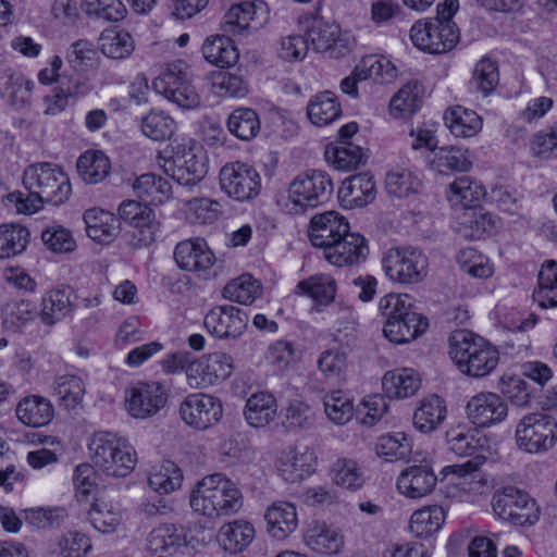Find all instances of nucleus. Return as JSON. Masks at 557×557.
I'll return each instance as SVG.
<instances>
[{
  "label": "nucleus",
  "mask_w": 557,
  "mask_h": 557,
  "mask_svg": "<svg viewBox=\"0 0 557 557\" xmlns=\"http://www.w3.org/2000/svg\"><path fill=\"white\" fill-rule=\"evenodd\" d=\"M244 496L235 482L223 473L206 475L189 493L191 510L208 520H218L239 512Z\"/></svg>",
  "instance_id": "1"
},
{
  "label": "nucleus",
  "mask_w": 557,
  "mask_h": 557,
  "mask_svg": "<svg viewBox=\"0 0 557 557\" xmlns=\"http://www.w3.org/2000/svg\"><path fill=\"white\" fill-rule=\"evenodd\" d=\"M379 310L385 319L383 334L394 344L414 341L429 326L428 319L413 311V299L408 294L391 293L383 296Z\"/></svg>",
  "instance_id": "2"
},
{
  "label": "nucleus",
  "mask_w": 557,
  "mask_h": 557,
  "mask_svg": "<svg viewBox=\"0 0 557 557\" xmlns=\"http://www.w3.org/2000/svg\"><path fill=\"white\" fill-rule=\"evenodd\" d=\"M334 190L329 173L310 170L297 175L287 190L277 194L275 203L281 211L296 215L329 201Z\"/></svg>",
  "instance_id": "3"
},
{
  "label": "nucleus",
  "mask_w": 557,
  "mask_h": 557,
  "mask_svg": "<svg viewBox=\"0 0 557 557\" xmlns=\"http://www.w3.org/2000/svg\"><path fill=\"white\" fill-rule=\"evenodd\" d=\"M449 355L458 370L471 377H483L499 362L495 346L468 331H456L449 338Z\"/></svg>",
  "instance_id": "4"
},
{
  "label": "nucleus",
  "mask_w": 557,
  "mask_h": 557,
  "mask_svg": "<svg viewBox=\"0 0 557 557\" xmlns=\"http://www.w3.org/2000/svg\"><path fill=\"white\" fill-rule=\"evenodd\" d=\"M88 447L94 467L107 476L125 478L136 467L135 448L117 434L98 432L92 436Z\"/></svg>",
  "instance_id": "5"
},
{
  "label": "nucleus",
  "mask_w": 557,
  "mask_h": 557,
  "mask_svg": "<svg viewBox=\"0 0 557 557\" xmlns=\"http://www.w3.org/2000/svg\"><path fill=\"white\" fill-rule=\"evenodd\" d=\"M485 461L484 455H478L463 463L444 467L442 470L444 478L450 475L444 488L445 497L459 503L474 504L487 494V479L480 471Z\"/></svg>",
  "instance_id": "6"
},
{
  "label": "nucleus",
  "mask_w": 557,
  "mask_h": 557,
  "mask_svg": "<svg viewBox=\"0 0 557 557\" xmlns=\"http://www.w3.org/2000/svg\"><path fill=\"white\" fill-rule=\"evenodd\" d=\"M158 168L180 185L194 186L207 174V158L201 148L190 145L173 147L172 154L160 152L156 159Z\"/></svg>",
  "instance_id": "7"
},
{
  "label": "nucleus",
  "mask_w": 557,
  "mask_h": 557,
  "mask_svg": "<svg viewBox=\"0 0 557 557\" xmlns=\"http://www.w3.org/2000/svg\"><path fill=\"white\" fill-rule=\"evenodd\" d=\"M27 190H35L46 202L59 206L64 203L72 186L64 171L52 163H36L28 166L23 175Z\"/></svg>",
  "instance_id": "8"
},
{
  "label": "nucleus",
  "mask_w": 557,
  "mask_h": 557,
  "mask_svg": "<svg viewBox=\"0 0 557 557\" xmlns=\"http://www.w3.org/2000/svg\"><path fill=\"white\" fill-rule=\"evenodd\" d=\"M152 86L178 108L193 110L200 106V96L190 81L188 66L182 61L169 63Z\"/></svg>",
  "instance_id": "9"
},
{
  "label": "nucleus",
  "mask_w": 557,
  "mask_h": 557,
  "mask_svg": "<svg viewBox=\"0 0 557 557\" xmlns=\"http://www.w3.org/2000/svg\"><path fill=\"white\" fill-rule=\"evenodd\" d=\"M515 441L528 454L546 453L557 443V421L544 413H529L518 422Z\"/></svg>",
  "instance_id": "10"
},
{
  "label": "nucleus",
  "mask_w": 557,
  "mask_h": 557,
  "mask_svg": "<svg viewBox=\"0 0 557 557\" xmlns=\"http://www.w3.org/2000/svg\"><path fill=\"white\" fill-rule=\"evenodd\" d=\"M426 256L412 247H395L382 257V269L388 280L399 284H417L428 275Z\"/></svg>",
  "instance_id": "11"
},
{
  "label": "nucleus",
  "mask_w": 557,
  "mask_h": 557,
  "mask_svg": "<svg viewBox=\"0 0 557 557\" xmlns=\"http://www.w3.org/2000/svg\"><path fill=\"white\" fill-rule=\"evenodd\" d=\"M492 508L500 519L521 527L534 524L540 517L535 500L513 486L497 491L492 498Z\"/></svg>",
  "instance_id": "12"
},
{
  "label": "nucleus",
  "mask_w": 557,
  "mask_h": 557,
  "mask_svg": "<svg viewBox=\"0 0 557 557\" xmlns=\"http://www.w3.org/2000/svg\"><path fill=\"white\" fill-rule=\"evenodd\" d=\"M410 39L418 49L438 54L451 50L457 45L459 29L456 24L423 18L411 26Z\"/></svg>",
  "instance_id": "13"
},
{
  "label": "nucleus",
  "mask_w": 557,
  "mask_h": 557,
  "mask_svg": "<svg viewBox=\"0 0 557 557\" xmlns=\"http://www.w3.org/2000/svg\"><path fill=\"white\" fill-rule=\"evenodd\" d=\"M221 190L235 201L255 199L261 190V177L257 170L244 162L225 163L219 173Z\"/></svg>",
  "instance_id": "14"
},
{
  "label": "nucleus",
  "mask_w": 557,
  "mask_h": 557,
  "mask_svg": "<svg viewBox=\"0 0 557 557\" xmlns=\"http://www.w3.org/2000/svg\"><path fill=\"white\" fill-rule=\"evenodd\" d=\"M234 370L233 358L215 351L193 360L185 370L186 382L194 389L208 388L225 381Z\"/></svg>",
  "instance_id": "15"
},
{
  "label": "nucleus",
  "mask_w": 557,
  "mask_h": 557,
  "mask_svg": "<svg viewBox=\"0 0 557 557\" xmlns=\"http://www.w3.org/2000/svg\"><path fill=\"white\" fill-rule=\"evenodd\" d=\"M169 393L158 381H140L125 391V409L135 419L154 417L168 403Z\"/></svg>",
  "instance_id": "16"
},
{
  "label": "nucleus",
  "mask_w": 557,
  "mask_h": 557,
  "mask_svg": "<svg viewBox=\"0 0 557 557\" xmlns=\"http://www.w3.org/2000/svg\"><path fill=\"white\" fill-rule=\"evenodd\" d=\"M180 416L190 428L207 430L220 422L223 416V406L218 397L193 393L180 404Z\"/></svg>",
  "instance_id": "17"
},
{
  "label": "nucleus",
  "mask_w": 557,
  "mask_h": 557,
  "mask_svg": "<svg viewBox=\"0 0 557 557\" xmlns=\"http://www.w3.org/2000/svg\"><path fill=\"white\" fill-rule=\"evenodd\" d=\"M275 467L285 482L299 483L315 471L317 456L308 446H288L278 453Z\"/></svg>",
  "instance_id": "18"
},
{
  "label": "nucleus",
  "mask_w": 557,
  "mask_h": 557,
  "mask_svg": "<svg viewBox=\"0 0 557 557\" xmlns=\"http://www.w3.org/2000/svg\"><path fill=\"white\" fill-rule=\"evenodd\" d=\"M466 414L476 428H490L506 420L508 406L496 393L479 392L468 399Z\"/></svg>",
  "instance_id": "19"
},
{
  "label": "nucleus",
  "mask_w": 557,
  "mask_h": 557,
  "mask_svg": "<svg viewBox=\"0 0 557 557\" xmlns=\"http://www.w3.org/2000/svg\"><path fill=\"white\" fill-rule=\"evenodd\" d=\"M270 20V10L263 1H244L233 4L223 18V29L233 35L244 30H259Z\"/></svg>",
  "instance_id": "20"
},
{
  "label": "nucleus",
  "mask_w": 557,
  "mask_h": 557,
  "mask_svg": "<svg viewBox=\"0 0 557 557\" xmlns=\"http://www.w3.org/2000/svg\"><path fill=\"white\" fill-rule=\"evenodd\" d=\"M247 323L246 312L231 305L212 308L203 320L208 332L220 339L237 338L244 333Z\"/></svg>",
  "instance_id": "21"
},
{
  "label": "nucleus",
  "mask_w": 557,
  "mask_h": 557,
  "mask_svg": "<svg viewBox=\"0 0 557 557\" xmlns=\"http://www.w3.org/2000/svg\"><path fill=\"white\" fill-rule=\"evenodd\" d=\"M369 248L363 236L348 231L323 249L324 259L335 267L360 263L368 257Z\"/></svg>",
  "instance_id": "22"
},
{
  "label": "nucleus",
  "mask_w": 557,
  "mask_h": 557,
  "mask_svg": "<svg viewBox=\"0 0 557 557\" xmlns=\"http://www.w3.org/2000/svg\"><path fill=\"white\" fill-rule=\"evenodd\" d=\"M173 255L177 267L187 272H206L215 261V256L206 240L199 237L177 243Z\"/></svg>",
  "instance_id": "23"
},
{
  "label": "nucleus",
  "mask_w": 557,
  "mask_h": 557,
  "mask_svg": "<svg viewBox=\"0 0 557 557\" xmlns=\"http://www.w3.org/2000/svg\"><path fill=\"white\" fill-rule=\"evenodd\" d=\"M348 231L349 223L345 216L336 211H325L311 218L309 238L314 247L324 249Z\"/></svg>",
  "instance_id": "24"
},
{
  "label": "nucleus",
  "mask_w": 557,
  "mask_h": 557,
  "mask_svg": "<svg viewBox=\"0 0 557 557\" xmlns=\"http://www.w3.org/2000/svg\"><path fill=\"white\" fill-rule=\"evenodd\" d=\"M437 478L426 465H412L404 469L397 478V488L408 498L417 499L429 495L435 487Z\"/></svg>",
  "instance_id": "25"
},
{
  "label": "nucleus",
  "mask_w": 557,
  "mask_h": 557,
  "mask_svg": "<svg viewBox=\"0 0 557 557\" xmlns=\"http://www.w3.org/2000/svg\"><path fill=\"white\" fill-rule=\"evenodd\" d=\"M376 186L370 173H359L345 178L338 189V199L345 209L361 208L372 202Z\"/></svg>",
  "instance_id": "26"
},
{
  "label": "nucleus",
  "mask_w": 557,
  "mask_h": 557,
  "mask_svg": "<svg viewBox=\"0 0 557 557\" xmlns=\"http://www.w3.org/2000/svg\"><path fill=\"white\" fill-rule=\"evenodd\" d=\"M264 519L268 533L277 541L287 539L298 527L296 506L289 502H274L267 508Z\"/></svg>",
  "instance_id": "27"
},
{
  "label": "nucleus",
  "mask_w": 557,
  "mask_h": 557,
  "mask_svg": "<svg viewBox=\"0 0 557 557\" xmlns=\"http://www.w3.org/2000/svg\"><path fill=\"white\" fill-rule=\"evenodd\" d=\"M72 292L69 286L59 285L47 290L40 300L39 319L51 326L62 321L72 311Z\"/></svg>",
  "instance_id": "28"
},
{
  "label": "nucleus",
  "mask_w": 557,
  "mask_h": 557,
  "mask_svg": "<svg viewBox=\"0 0 557 557\" xmlns=\"http://www.w3.org/2000/svg\"><path fill=\"white\" fill-rule=\"evenodd\" d=\"M122 517L121 505L104 495L96 497L87 511L91 527L103 534L114 532L120 525Z\"/></svg>",
  "instance_id": "29"
},
{
  "label": "nucleus",
  "mask_w": 557,
  "mask_h": 557,
  "mask_svg": "<svg viewBox=\"0 0 557 557\" xmlns=\"http://www.w3.org/2000/svg\"><path fill=\"white\" fill-rule=\"evenodd\" d=\"M447 414L445 400L436 395L423 397L413 412V426L420 433H431L440 428Z\"/></svg>",
  "instance_id": "30"
},
{
  "label": "nucleus",
  "mask_w": 557,
  "mask_h": 557,
  "mask_svg": "<svg viewBox=\"0 0 557 557\" xmlns=\"http://www.w3.org/2000/svg\"><path fill=\"white\" fill-rule=\"evenodd\" d=\"M498 226L499 220L495 214L482 210H469L459 218L456 231L463 238L474 240L495 233Z\"/></svg>",
  "instance_id": "31"
},
{
  "label": "nucleus",
  "mask_w": 557,
  "mask_h": 557,
  "mask_svg": "<svg viewBox=\"0 0 557 557\" xmlns=\"http://www.w3.org/2000/svg\"><path fill=\"white\" fill-rule=\"evenodd\" d=\"M15 412L23 424L30 428H41L51 422L54 409L47 398L29 395L17 403Z\"/></svg>",
  "instance_id": "32"
},
{
  "label": "nucleus",
  "mask_w": 557,
  "mask_h": 557,
  "mask_svg": "<svg viewBox=\"0 0 557 557\" xmlns=\"http://www.w3.org/2000/svg\"><path fill=\"white\" fill-rule=\"evenodd\" d=\"M304 542L315 553L332 555L341 552L344 536L338 530L325 523L314 522L306 530Z\"/></svg>",
  "instance_id": "33"
},
{
  "label": "nucleus",
  "mask_w": 557,
  "mask_h": 557,
  "mask_svg": "<svg viewBox=\"0 0 557 557\" xmlns=\"http://www.w3.org/2000/svg\"><path fill=\"white\" fill-rule=\"evenodd\" d=\"M220 546L231 554L244 550L255 539L253 525L245 520L238 519L224 523L216 534Z\"/></svg>",
  "instance_id": "34"
},
{
  "label": "nucleus",
  "mask_w": 557,
  "mask_h": 557,
  "mask_svg": "<svg viewBox=\"0 0 557 557\" xmlns=\"http://www.w3.org/2000/svg\"><path fill=\"white\" fill-rule=\"evenodd\" d=\"M277 414V401L267 392L253 393L246 401L244 416L253 428H263L274 421Z\"/></svg>",
  "instance_id": "35"
},
{
  "label": "nucleus",
  "mask_w": 557,
  "mask_h": 557,
  "mask_svg": "<svg viewBox=\"0 0 557 557\" xmlns=\"http://www.w3.org/2000/svg\"><path fill=\"white\" fill-rule=\"evenodd\" d=\"M421 385L419 374L412 369H396L384 374L382 387L389 398H407L414 395Z\"/></svg>",
  "instance_id": "36"
},
{
  "label": "nucleus",
  "mask_w": 557,
  "mask_h": 557,
  "mask_svg": "<svg viewBox=\"0 0 557 557\" xmlns=\"http://www.w3.org/2000/svg\"><path fill=\"white\" fill-rule=\"evenodd\" d=\"M445 125L456 137H473L483 126V120L473 110L461 106L451 107L444 114Z\"/></svg>",
  "instance_id": "37"
},
{
  "label": "nucleus",
  "mask_w": 557,
  "mask_h": 557,
  "mask_svg": "<svg viewBox=\"0 0 557 557\" xmlns=\"http://www.w3.org/2000/svg\"><path fill=\"white\" fill-rule=\"evenodd\" d=\"M76 168L79 177L85 183L98 184L110 174L111 162L104 152L87 150L78 157Z\"/></svg>",
  "instance_id": "38"
},
{
  "label": "nucleus",
  "mask_w": 557,
  "mask_h": 557,
  "mask_svg": "<svg viewBox=\"0 0 557 557\" xmlns=\"http://www.w3.org/2000/svg\"><path fill=\"white\" fill-rule=\"evenodd\" d=\"M184 545H186V534L182 528L174 524H160L147 537V548L153 554H173Z\"/></svg>",
  "instance_id": "39"
},
{
  "label": "nucleus",
  "mask_w": 557,
  "mask_h": 557,
  "mask_svg": "<svg viewBox=\"0 0 557 557\" xmlns=\"http://www.w3.org/2000/svg\"><path fill=\"white\" fill-rule=\"evenodd\" d=\"M385 189L389 196L408 198L411 195L420 193L422 189V181L419 173L413 170L394 168L386 174Z\"/></svg>",
  "instance_id": "40"
},
{
  "label": "nucleus",
  "mask_w": 557,
  "mask_h": 557,
  "mask_svg": "<svg viewBox=\"0 0 557 557\" xmlns=\"http://www.w3.org/2000/svg\"><path fill=\"white\" fill-rule=\"evenodd\" d=\"M307 113L312 124L325 126L341 116L342 109L337 97L333 92L323 91L311 98Z\"/></svg>",
  "instance_id": "41"
},
{
  "label": "nucleus",
  "mask_w": 557,
  "mask_h": 557,
  "mask_svg": "<svg viewBox=\"0 0 557 557\" xmlns=\"http://www.w3.org/2000/svg\"><path fill=\"white\" fill-rule=\"evenodd\" d=\"M147 482L153 492L160 495H168L181 487L183 473L174 462L164 461L151 467L148 472Z\"/></svg>",
  "instance_id": "42"
},
{
  "label": "nucleus",
  "mask_w": 557,
  "mask_h": 557,
  "mask_svg": "<svg viewBox=\"0 0 557 557\" xmlns=\"http://www.w3.org/2000/svg\"><path fill=\"white\" fill-rule=\"evenodd\" d=\"M203 58L219 67H228L238 60L237 48L226 36L215 35L205 40L202 45Z\"/></svg>",
  "instance_id": "43"
},
{
  "label": "nucleus",
  "mask_w": 557,
  "mask_h": 557,
  "mask_svg": "<svg viewBox=\"0 0 557 557\" xmlns=\"http://www.w3.org/2000/svg\"><path fill=\"white\" fill-rule=\"evenodd\" d=\"M449 450L460 457L483 455L487 438L475 430L463 431L461 429L450 430L447 433Z\"/></svg>",
  "instance_id": "44"
},
{
  "label": "nucleus",
  "mask_w": 557,
  "mask_h": 557,
  "mask_svg": "<svg viewBox=\"0 0 557 557\" xmlns=\"http://www.w3.org/2000/svg\"><path fill=\"white\" fill-rule=\"evenodd\" d=\"M133 189L144 201L159 205L170 198L172 187L168 180L153 173H146L135 180Z\"/></svg>",
  "instance_id": "45"
},
{
  "label": "nucleus",
  "mask_w": 557,
  "mask_h": 557,
  "mask_svg": "<svg viewBox=\"0 0 557 557\" xmlns=\"http://www.w3.org/2000/svg\"><path fill=\"white\" fill-rule=\"evenodd\" d=\"M263 292L260 281L250 274H243L234 278L223 288V297L245 306L252 305L261 297Z\"/></svg>",
  "instance_id": "46"
},
{
  "label": "nucleus",
  "mask_w": 557,
  "mask_h": 557,
  "mask_svg": "<svg viewBox=\"0 0 557 557\" xmlns=\"http://www.w3.org/2000/svg\"><path fill=\"white\" fill-rule=\"evenodd\" d=\"M30 238L27 227L18 223L0 224V259H9L22 253Z\"/></svg>",
  "instance_id": "47"
},
{
  "label": "nucleus",
  "mask_w": 557,
  "mask_h": 557,
  "mask_svg": "<svg viewBox=\"0 0 557 557\" xmlns=\"http://www.w3.org/2000/svg\"><path fill=\"white\" fill-rule=\"evenodd\" d=\"M485 194V188L480 182L469 176H461L450 184V195L448 199L453 206L470 209L479 205Z\"/></svg>",
  "instance_id": "48"
},
{
  "label": "nucleus",
  "mask_w": 557,
  "mask_h": 557,
  "mask_svg": "<svg viewBox=\"0 0 557 557\" xmlns=\"http://www.w3.org/2000/svg\"><path fill=\"white\" fill-rule=\"evenodd\" d=\"M87 235L98 243L110 242L116 233L115 218L112 213L92 208L84 213Z\"/></svg>",
  "instance_id": "49"
},
{
  "label": "nucleus",
  "mask_w": 557,
  "mask_h": 557,
  "mask_svg": "<svg viewBox=\"0 0 557 557\" xmlns=\"http://www.w3.org/2000/svg\"><path fill=\"white\" fill-rule=\"evenodd\" d=\"M176 127L174 119L161 110L152 109L140 119L143 134L156 141L170 139L176 132Z\"/></svg>",
  "instance_id": "50"
},
{
  "label": "nucleus",
  "mask_w": 557,
  "mask_h": 557,
  "mask_svg": "<svg viewBox=\"0 0 557 557\" xmlns=\"http://www.w3.org/2000/svg\"><path fill=\"white\" fill-rule=\"evenodd\" d=\"M99 48L106 57L121 60L131 55L135 44L128 32L111 28L100 34Z\"/></svg>",
  "instance_id": "51"
},
{
  "label": "nucleus",
  "mask_w": 557,
  "mask_h": 557,
  "mask_svg": "<svg viewBox=\"0 0 557 557\" xmlns=\"http://www.w3.org/2000/svg\"><path fill=\"white\" fill-rule=\"evenodd\" d=\"M445 521V511L438 505L416 510L410 518V531L418 537H428L437 532Z\"/></svg>",
  "instance_id": "52"
},
{
  "label": "nucleus",
  "mask_w": 557,
  "mask_h": 557,
  "mask_svg": "<svg viewBox=\"0 0 557 557\" xmlns=\"http://www.w3.org/2000/svg\"><path fill=\"white\" fill-rule=\"evenodd\" d=\"M421 86L417 82L404 85L391 99L389 112L400 119L416 113L422 104Z\"/></svg>",
  "instance_id": "53"
},
{
  "label": "nucleus",
  "mask_w": 557,
  "mask_h": 557,
  "mask_svg": "<svg viewBox=\"0 0 557 557\" xmlns=\"http://www.w3.org/2000/svg\"><path fill=\"white\" fill-rule=\"evenodd\" d=\"M297 288L302 295L312 298L317 304L329 305L336 295V282L329 274H315L298 283Z\"/></svg>",
  "instance_id": "54"
},
{
  "label": "nucleus",
  "mask_w": 557,
  "mask_h": 557,
  "mask_svg": "<svg viewBox=\"0 0 557 557\" xmlns=\"http://www.w3.org/2000/svg\"><path fill=\"white\" fill-rule=\"evenodd\" d=\"M357 67L359 75L364 81L372 79L376 83H389L397 76L395 65L384 55H366Z\"/></svg>",
  "instance_id": "55"
},
{
  "label": "nucleus",
  "mask_w": 557,
  "mask_h": 557,
  "mask_svg": "<svg viewBox=\"0 0 557 557\" xmlns=\"http://www.w3.org/2000/svg\"><path fill=\"white\" fill-rule=\"evenodd\" d=\"M534 299L541 308L557 307V263L554 260H548L542 265Z\"/></svg>",
  "instance_id": "56"
},
{
  "label": "nucleus",
  "mask_w": 557,
  "mask_h": 557,
  "mask_svg": "<svg viewBox=\"0 0 557 557\" xmlns=\"http://www.w3.org/2000/svg\"><path fill=\"white\" fill-rule=\"evenodd\" d=\"M323 407L326 418L337 425L348 423L354 416V400L341 389L326 393Z\"/></svg>",
  "instance_id": "57"
},
{
  "label": "nucleus",
  "mask_w": 557,
  "mask_h": 557,
  "mask_svg": "<svg viewBox=\"0 0 557 557\" xmlns=\"http://www.w3.org/2000/svg\"><path fill=\"white\" fill-rule=\"evenodd\" d=\"M499 82L498 67L490 58H482L474 66L469 87L472 91L486 97L494 91Z\"/></svg>",
  "instance_id": "58"
},
{
  "label": "nucleus",
  "mask_w": 557,
  "mask_h": 557,
  "mask_svg": "<svg viewBox=\"0 0 557 557\" xmlns=\"http://www.w3.org/2000/svg\"><path fill=\"white\" fill-rule=\"evenodd\" d=\"M227 128L237 138L250 140L260 131V120L255 110L238 108L227 119Z\"/></svg>",
  "instance_id": "59"
},
{
  "label": "nucleus",
  "mask_w": 557,
  "mask_h": 557,
  "mask_svg": "<svg viewBox=\"0 0 557 557\" xmlns=\"http://www.w3.org/2000/svg\"><path fill=\"white\" fill-rule=\"evenodd\" d=\"M25 522L36 529L60 528L67 518V511L61 506L33 507L23 510Z\"/></svg>",
  "instance_id": "60"
},
{
  "label": "nucleus",
  "mask_w": 557,
  "mask_h": 557,
  "mask_svg": "<svg viewBox=\"0 0 557 557\" xmlns=\"http://www.w3.org/2000/svg\"><path fill=\"white\" fill-rule=\"evenodd\" d=\"M331 478L335 485L346 490L357 491L364 483V474L357 461L338 459L332 467Z\"/></svg>",
  "instance_id": "61"
},
{
  "label": "nucleus",
  "mask_w": 557,
  "mask_h": 557,
  "mask_svg": "<svg viewBox=\"0 0 557 557\" xmlns=\"http://www.w3.org/2000/svg\"><path fill=\"white\" fill-rule=\"evenodd\" d=\"M54 394L65 408H75L85 395V384L74 374H63L55 377Z\"/></svg>",
  "instance_id": "62"
},
{
  "label": "nucleus",
  "mask_w": 557,
  "mask_h": 557,
  "mask_svg": "<svg viewBox=\"0 0 557 557\" xmlns=\"http://www.w3.org/2000/svg\"><path fill=\"white\" fill-rule=\"evenodd\" d=\"M315 413L305 401L293 400L283 410V426L292 432L307 430L313 426Z\"/></svg>",
  "instance_id": "63"
},
{
  "label": "nucleus",
  "mask_w": 557,
  "mask_h": 557,
  "mask_svg": "<svg viewBox=\"0 0 557 557\" xmlns=\"http://www.w3.org/2000/svg\"><path fill=\"white\" fill-rule=\"evenodd\" d=\"M92 548L89 537L79 532H67L59 536L51 553L60 557H84Z\"/></svg>",
  "instance_id": "64"
}]
</instances>
